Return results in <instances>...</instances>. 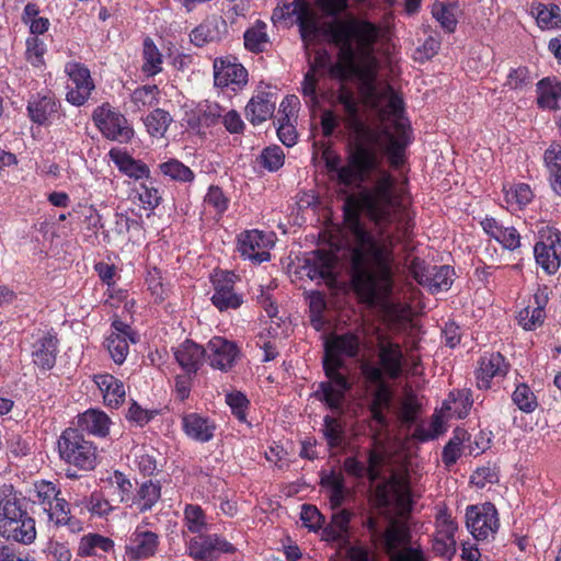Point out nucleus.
I'll return each instance as SVG.
<instances>
[{
  "label": "nucleus",
  "instance_id": "1",
  "mask_svg": "<svg viewBox=\"0 0 561 561\" xmlns=\"http://www.w3.org/2000/svg\"><path fill=\"white\" fill-rule=\"evenodd\" d=\"M325 33L339 47L340 62L356 79L363 105L377 121L376 126L366 125L353 92L339 90L335 102L343 112V124L358 144L344 164L339 156L325 151L327 172L345 187L360 186L375 173L371 186L360 192V207L376 225H392L405 216L404 207L394 193L393 178L379 168L378 158L369 147L383 150L390 163L399 167L411 142V129L402 98L388 81L378 79L375 45L381 28L368 20L350 16L329 23Z\"/></svg>",
  "mask_w": 561,
  "mask_h": 561
},
{
  "label": "nucleus",
  "instance_id": "2",
  "mask_svg": "<svg viewBox=\"0 0 561 561\" xmlns=\"http://www.w3.org/2000/svg\"><path fill=\"white\" fill-rule=\"evenodd\" d=\"M345 242L356 293L368 305L379 307L389 325L399 330L410 320V307L392 296L393 230L382 229L374 236L363 226L357 211L347 210Z\"/></svg>",
  "mask_w": 561,
  "mask_h": 561
},
{
  "label": "nucleus",
  "instance_id": "3",
  "mask_svg": "<svg viewBox=\"0 0 561 561\" xmlns=\"http://www.w3.org/2000/svg\"><path fill=\"white\" fill-rule=\"evenodd\" d=\"M376 503L381 514L389 523L380 534V542L390 556V561H425L420 548L405 547L409 530L402 520L412 507V495L409 480L405 476L393 474L377 485Z\"/></svg>",
  "mask_w": 561,
  "mask_h": 561
},
{
  "label": "nucleus",
  "instance_id": "4",
  "mask_svg": "<svg viewBox=\"0 0 561 561\" xmlns=\"http://www.w3.org/2000/svg\"><path fill=\"white\" fill-rule=\"evenodd\" d=\"M325 355L323 360L328 382H321L316 396L334 411L341 410L345 392L350 383L340 371L343 366L342 357H354L359 351V339L356 334L346 333L334 335L325 342Z\"/></svg>",
  "mask_w": 561,
  "mask_h": 561
},
{
  "label": "nucleus",
  "instance_id": "5",
  "mask_svg": "<svg viewBox=\"0 0 561 561\" xmlns=\"http://www.w3.org/2000/svg\"><path fill=\"white\" fill-rule=\"evenodd\" d=\"M0 535L25 545L36 538L35 520L22 508L13 488L8 484L0 485Z\"/></svg>",
  "mask_w": 561,
  "mask_h": 561
},
{
  "label": "nucleus",
  "instance_id": "6",
  "mask_svg": "<svg viewBox=\"0 0 561 561\" xmlns=\"http://www.w3.org/2000/svg\"><path fill=\"white\" fill-rule=\"evenodd\" d=\"M60 458L81 470H93L99 462L96 446L78 430L67 428L58 439Z\"/></svg>",
  "mask_w": 561,
  "mask_h": 561
},
{
  "label": "nucleus",
  "instance_id": "7",
  "mask_svg": "<svg viewBox=\"0 0 561 561\" xmlns=\"http://www.w3.org/2000/svg\"><path fill=\"white\" fill-rule=\"evenodd\" d=\"M273 19L280 21L291 19L299 26L301 38L305 43L318 41L323 34L318 18L306 0H295L277 8L273 12Z\"/></svg>",
  "mask_w": 561,
  "mask_h": 561
},
{
  "label": "nucleus",
  "instance_id": "8",
  "mask_svg": "<svg viewBox=\"0 0 561 561\" xmlns=\"http://www.w3.org/2000/svg\"><path fill=\"white\" fill-rule=\"evenodd\" d=\"M32 362L43 370H49L56 363L58 339L48 328H34L24 339Z\"/></svg>",
  "mask_w": 561,
  "mask_h": 561
},
{
  "label": "nucleus",
  "instance_id": "9",
  "mask_svg": "<svg viewBox=\"0 0 561 561\" xmlns=\"http://www.w3.org/2000/svg\"><path fill=\"white\" fill-rule=\"evenodd\" d=\"M466 526L477 540L493 539L500 527L495 506L488 502L469 505L466 508Z\"/></svg>",
  "mask_w": 561,
  "mask_h": 561
},
{
  "label": "nucleus",
  "instance_id": "10",
  "mask_svg": "<svg viewBox=\"0 0 561 561\" xmlns=\"http://www.w3.org/2000/svg\"><path fill=\"white\" fill-rule=\"evenodd\" d=\"M534 255L547 274L557 273L561 266V233L554 228H542L534 247Z\"/></svg>",
  "mask_w": 561,
  "mask_h": 561
},
{
  "label": "nucleus",
  "instance_id": "11",
  "mask_svg": "<svg viewBox=\"0 0 561 561\" xmlns=\"http://www.w3.org/2000/svg\"><path fill=\"white\" fill-rule=\"evenodd\" d=\"M274 244V233L257 229L245 230L238 237V250L241 256L256 264L270 261V251Z\"/></svg>",
  "mask_w": 561,
  "mask_h": 561
},
{
  "label": "nucleus",
  "instance_id": "12",
  "mask_svg": "<svg viewBox=\"0 0 561 561\" xmlns=\"http://www.w3.org/2000/svg\"><path fill=\"white\" fill-rule=\"evenodd\" d=\"M234 550L232 543L217 534H202L186 541V552L196 561H217L222 554L233 553Z\"/></svg>",
  "mask_w": 561,
  "mask_h": 561
},
{
  "label": "nucleus",
  "instance_id": "13",
  "mask_svg": "<svg viewBox=\"0 0 561 561\" xmlns=\"http://www.w3.org/2000/svg\"><path fill=\"white\" fill-rule=\"evenodd\" d=\"M214 84L216 88L239 92L248 84V70L233 57L214 60Z\"/></svg>",
  "mask_w": 561,
  "mask_h": 561
},
{
  "label": "nucleus",
  "instance_id": "14",
  "mask_svg": "<svg viewBox=\"0 0 561 561\" xmlns=\"http://www.w3.org/2000/svg\"><path fill=\"white\" fill-rule=\"evenodd\" d=\"M65 72L69 78L66 100L75 106H82L95 88L90 70L80 62L69 61L65 65Z\"/></svg>",
  "mask_w": 561,
  "mask_h": 561
},
{
  "label": "nucleus",
  "instance_id": "15",
  "mask_svg": "<svg viewBox=\"0 0 561 561\" xmlns=\"http://www.w3.org/2000/svg\"><path fill=\"white\" fill-rule=\"evenodd\" d=\"M362 373L366 381L374 387L371 414L379 424L383 425V410L389 407L391 400V391L389 385L383 378L382 370L378 368L375 364L363 363Z\"/></svg>",
  "mask_w": 561,
  "mask_h": 561
},
{
  "label": "nucleus",
  "instance_id": "16",
  "mask_svg": "<svg viewBox=\"0 0 561 561\" xmlns=\"http://www.w3.org/2000/svg\"><path fill=\"white\" fill-rule=\"evenodd\" d=\"M159 546V535L146 526L138 525L126 539L124 558L127 561L149 559L157 553Z\"/></svg>",
  "mask_w": 561,
  "mask_h": 561
},
{
  "label": "nucleus",
  "instance_id": "17",
  "mask_svg": "<svg viewBox=\"0 0 561 561\" xmlns=\"http://www.w3.org/2000/svg\"><path fill=\"white\" fill-rule=\"evenodd\" d=\"M93 121L100 131L108 139L126 141L133 136V129L127 125L124 115L107 103L94 111Z\"/></svg>",
  "mask_w": 561,
  "mask_h": 561
},
{
  "label": "nucleus",
  "instance_id": "18",
  "mask_svg": "<svg viewBox=\"0 0 561 561\" xmlns=\"http://www.w3.org/2000/svg\"><path fill=\"white\" fill-rule=\"evenodd\" d=\"M234 282L236 275L228 271L214 275L211 302L219 311L234 310L243 304V296L234 290Z\"/></svg>",
  "mask_w": 561,
  "mask_h": 561
},
{
  "label": "nucleus",
  "instance_id": "19",
  "mask_svg": "<svg viewBox=\"0 0 561 561\" xmlns=\"http://www.w3.org/2000/svg\"><path fill=\"white\" fill-rule=\"evenodd\" d=\"M204 350L205 359L208 360L213 368L221 371L230 370L240 353L234 342L222 336L211 337Z\"/></svg>",
  "mask_w": 561,
  "mask_h": 561
},
{
  "label": "nucleus",
  "instance_id": "20",
  "mask_svg": "<svg viewBox=\"0 0 561 561\" xmlns=\"http://www.w3.org/2000/svg\"><path fill=\"white\" fill-rule=\"evenodd\" d=\"M378 359L380 368L383 373V378L397 379L402 374L403 368V353L400 344L390 341L385 335H379L377 339Z\"/></svg>",
  "mask_w": 561,
  "mask_h": 561
},
{
  "label": "nucleus",
  "instance_id": "21",
  "mask_svg": "<svg viewBox=\"0 0 561 561\" xmlns=\"http://www.w3.org/2000/svg\"><path fill=\"white\" fill-rule=\"evenodd\" d=\"M137 337L131 328L119 321L115 320L112 323V332L106 337L107 351L115 364H123L129 352V343L135 344Z\"/></svg>",
  "mask_w": 561,
  "mask_h": 561
},
{
  "label": "nucleus",
  "instance_id": "22",
  "mask_svg": "<svg viewBox=\"0 0 561 561\" xmlns=\"http://www.w3.org/2000/svg\"><path fill=\"white\" fill-rule=\"evenodd\" d=\"M508 371V364L500 353L481 356L476 369L477 386L479 389H489L492 380H500Z\"/></svg>",
  "mask_w": 561,
  "mask_h": 561
},
{
  "label": "nucleus",
  "instance_id": "23",
  "mask_svg": "<svg viewBox=\"0 0 561 561\" xmlns=\"http://www.w3.org/2000/svg\"><path fill=\"white\" fill-rule=\"evenodd\" d=\"M172 351L175 362L187 375H195L205 360L204 347L192 340H185Z\"/></svg>",
  "mask_w": 561,
  "mask_h": 561
},
{
  "label": "nucleus",
  "instance_id": "24",
  "mask_svg": "<svg viewBox=\"0 0 561 561\" xmlns=\"http://www.w3.org/2000/svg\"><path fill=\"white\" fill-rule=\"evenodd\" d=\"M182 428L191 439L207 443L214 438L216 424L198 413H188L182 417Z\"/></svg>",
  "mask_w": 561,
  "mask_h": 561
},
{
  "label": "nucleus",
  "instance_id": "25",
  "mask_svg": "<svg viewBox=\"0 0 561 561\" xmlns=\"http://www.w3.org/2000/svg\"><path fill=\"white\" fill-rule=\"evenodd\" d=\"M108 156L124 175L135 181L148 180L150 178L148 165L140 160L134 159L126 151L113 148L110 150Z\"/></svg>",
  "mask_w": 561,
  "mask_h": 561
},
{
  "label": "nucleus",
  "instance_id": "26",
  "mask_svg": "<svg viewBox=\"0 0 561 561\" xmlns=\"http://www.w3.org/2000/svg\"><path fill=\"white\" fill-rule=\"evenodd\" d=\"M337 255L318 251L308 260L307 275L310 279H321L328 284L334 282V270Z\"/></svg>",
  "mask_w": 561,
  "mask_h": 561
},
{
  "label": "nucleus",
  "instance_id": "27",
  "mask_svg": "<svg viewBox=\"0 0 561 561\" xmlns=\"http://www.w3.org/2000/svg\"><path fill=\"white\" fill-rule=\"evenodd\" d=\"M93 379L107 407L118 408L124 402L126 392L119 379L110 374H99Z\"/></svg>",
  "mask_w": 561,
  "mask_h": 561
},
{
  "label": "nucleus",
  "instance_id": "28",
  "mask_svg": "<svg viewBox=\"0 0 561 561\" xmlns=\"http://www.w3.org/2000/svg\"><path fill=\"white\" fill-rule=\"evenodd\" d=\"M381 462L382 456L379 453L371 450L368 454L367 465L357 460L355 457H347L344 460L343 467L347 473L357 478L367 476L368 479L374 482L380 476L379 467L381 466Z\"/></svg>",
  "mask_w": 561,
  "mask_h": 561
},
{
  "label": "nucleus",
  "instance_id": "29",
  "mask_svg": "<svg viewBox=\"0 0 561 561\" xmlns=\"http://www.w3.org/2000/svg\"><path fill=\"white\" fill-rule=\"evenodd\" d=\"M275 110V98L272 93L260 92L252 96L245 107V116L257 125L268 119Z\"/></svg>",
  "mask_w": 561,
  "mask_h": 561
},
{
  "label": "nucleus",
  "instance_id": "30",
  "mask_svg": "<svg viewBox=\"0 0 561 561\" xmlns=\"http://www.w3.org/2000/svg\"><path fill=\"white\" fill-rule=\"evenodd\" d=\"M482 228L486 234L496 240L507 250H515L520 245V234L514 227H504L494 218H485Z\"/></svg>",
  "mask_w": 561,
  "mask_h": 561
},
{
  "label": "nucleus",
  "instance_id": "31",
  "mask_svg": "<svg viewBox=\"0 0 561 561\" xmlns=\"http://www.w3.org/2000/svg\"><path fill=\"white\" fill-rule=\"evenodd\" d=\"M537 104L542 110H557L561 100V82L557 78L547 77L536 85Z\"/></svg>",
  "mask_w": 561,
  "mask_h": 561
},
{
  "label": "nucleus",
  "instance_id": "32",
  "mask_svg": "<svg viewBox=\"0 0 561 561\" xmlns=\"http://www.w3.org/2000/svg\"><path fill=\"white\" fill-rule=\"evenodd\" d=\"M31 119L37 124H45L58 111V103L50 92L33 98L27 105Z\"/></svg>",
  "mask_w": 561,
  "mask_h": 561
},
{
  "label": "nucleus",
  "instance_id": "33",
  "mask_svg": "<svg viewBox=\"0 0 561 561\" xmlns=\"http://www.w3.org/2000/svg\"><path fill=\"white\" fill-rule=\"evenodd\" d=\"M111 421L100 410L90 409L79 416V427L94 436L104 437L108 434Z\"/></svg>",
  "mask_w": 561,
  "mask_h": 561
},
{
  "label": "nucleus",
  "instance_id": "34",
  "mask_svg": "<svg viewBox=\"0 0 561 561\" xmlns=\"http://www.w3.org/2000/svg\"><path fill=\"white\" fill-rule=\"evenodd\" d=\"M454 271L448 265L433 266L426 271V275H417L420 284L430 287L432 291L447 290L453 284Z\"/></svg>",
  "mask_w": 561,
  "mask_h": 561
},
{
  "label": "nucleus",
  "instance_id": "35",
  "mask_svg": "<svg viewBox=\"0 0 561 561\" xmlns=\"http://www.w3.org/2000/svg\"><path fill=\"white\" fill-rule=\"evenodd\" d=\"M461 10L456 2L436 1L432 5V15L447 33H454Z\"/></svg>",
  "mask_w": 561,
  "mask_h": 561
},
{
  "label": "nucleus",
  "instance_id": "36",
  "mask_svg": "<svg viewBox=\"0 0 561 561\" xmlns=\"http://www.w3.org/2000/svg\"><path fill=\"white\" fill-rule=\"evenodd\" d=\"M107 481L111 502L125 503L130 506L134 496L130 480L124 473L114 471Z\"/></svg>",
  "mask_w": 561,
  "mask_h": 561
},
{
  "label": "nucleus",
  "instance_id": "37",
  "mask_svg": "<svg viewBox=\"0 0 561 561\" xmlns=\"http://www.w3.org/2000/svg\"><path fill=\"white\" fill-rule=\"evenodd\" d=\"M504 198L507 208L511 210H519L527 206L534 198V193L528 184L516 183L504 186Z\"/></svg>",
  "mask_w": 561,
  "mask_h": 561
},
{
  "label": "nucleus",
  "instance_id": "38",
  "mask_svg": "<svg viewBox=\"0 0 561 561\" xmlns=\"http://www.w3.org/2000/svg\"><path fill=\"white\" fill-rule=\"evenodd\" d=\"M266 30V23L257 20L244 32V47L252 53L264 51L270 44V37Z\"/></svg>",
  "mask_w": 561,
  "mask_h": 561
},
{
  "label": "nucleus",
  "instance_id": "39",
  "mask_svg": "<svg viewBox=\"0 0 561 561\" xmlns=\"http://www.w3.org/2000/svg\"><path fill=\"white\" fill-rule=\"evenodd\" d=\"M352 516V512L344 508L334 512L330 525L323 530L324 538L327 540H344L348 533Z\"/></svg>",
  "mask_w": 561,
  "mask_h": 561
},
{
  "label": "nucleus",
  "instance_id": "40",
  "mask_svg": "<svg viewBox=\"0 0 561 561\" xmlns=\"http://www.w3.org/2000/svg\"><path fill=\"white\" fill-rule=\"evenodd\" d=\"M183 524L187 531L202 535L209 528V523L204 510L197 504H185L183 511Z\"/></svg>",
  "mask_w": 561,
  "mask_h": 561
},
{
  "label": "nucleus",
  "instance_id": "41",
  "mask_svg": "<svg viewBox=\"0 0 561 561\" xmlns=\"http://www.w3.org/2000/svg\"><path fill=\"white\" fill-rule=\"evenodd\" d=\"M114 548V541L99 534L84 535L79 543L80 556H96L99 551L108 552Z\"/></svg>",
  "mask_w": 561,
  "mask_h": 561
},
{
  "label": "nucleus",
  "instance_id": "42",
  "mask_svg": "<svg viewBox=\"0 0 561 561\" xmlns=\"http://www.w3.org/2000/svg\"><path fill=\"white\" fill-rule=\"evenodd\" d=\"M160 486L152 481L141 484L136 495L133 496L130 507L135 506L140 512L150 510L160 499Z\"/></svg>",
  "mask_w": 561,
  "mask_h": 561
},
{
  "label": "nucleus",
  "instance_id": "43",
  "mask_svg": "<svg viewBox=\"0 0 561 561\" xmlns=\"http://www.w3.org/2000/svg\"><path fill=\"white\" fill-rule=\"evenodd\" d=\"M142 57V71L147 76L152 77L162 71V55L151 38L144 41Z\"/></svg>",
  "mask_w": 561,
  "mask_h": 561
},
{
  "label": "nucleus",
  "instance_id": "44",
  "mask_svg": "<svg viewBox=\"0 0 561 561\" xmlns=\"http://www.w3.org/2000/svg\"><path fill=\"white\" fill-rule=\"evenodd\" d=\"M537 24L541 28H557L561 26V9L557 4H538L533 9Z\"/></svg>",
  "mask_w": 561,
  "mask_h": 561
},
{
  "label": "nucleus",
  "instance_id": "45",
  "mask_svg": "<svg viewBox=\"0 0 561 561\" xmlns=\"http://www.w3.org/2000/svg\"><path fill=\"white\" fill-rule=\"evenodd\" d=\"M45 512L48 515V520L53 522L56 526L70 525L71 530H80L78 523L71 520L69 504L65 499L58 497L51 504V510H46Z\"/></svg>",
  "mask_w": 561,
  "mask_h": 561
},
{
  "label": "nucleus",
  "instance_id": "46",
  "mask_svg": "<svg viewBox=\"0 0 561 561\" xmlns=\"http://www.w3.org/2000/svg\"><path fill=\"white\" fill-rule=\"evenodd\" d=\"M172 122L171 115L162 110L156 108L145 118L147 131L153 137H163Z\"/></svg>",
  "mask_w": 561,
  "mask_h": 561
},
{
  "label": "nucleus",
  "instance_id": "47",
  "mask_svg": "<svg viewBox=\"0 0 561 561\" xmlns=\"http://www.w3.org/2000/svg\"><path fill=\"white\" fill-rule=\"evenodd\" d=\"M59 490L49 481H39L34 484L33 502L39 504L43 511L51 510V504L59 497Z\"/></svg>",
  "mask_w": 561,
  "mask_h": 561
},
{
  "label": "nucleus",
  "instance_id": "48",
  "mask_svg": "<svg viewBox=\"0 0 561 561\" xmlns=\"http://www.w3.org/2000/svg\"><path fill=\"white\" fill-rule=\"evenodd\" d=\"M229 199L218 186H209L204 197V208L215 216H221L228 208Z\"/></svg>",
  "mask_w": 561,
  "mask_h": 561
},
{
  "label": "nucleus",
  "instance_id": "49",
  "mask_svg": "<svg viewBox=\"0 0 561 561\" xmlns=\"http://www.w3.org/2000/svg\"><path fill=\"white\" fill-rule=\"evenodd\" d=\"M159 169L163 175L174 181L192 182L194 180L193 171L176 159L159 164Z\"/></svg>",
  "mask_w": 561,
  "mask_h": 561
},
{
  "label": "nucleus",
  "instance_id": "50",
  "mask_svg": "<svg viewBox=\"0 0 561 561\" xmlns=\"http://www.w3.org/2000/svg\"><path fill=\"white\" fill-rule=\"evenodd\" d=\"M512 400L517 408L525 413L534 412L538 405L535 393L526 383H519L516 386L512 394Z\"/></svg>",
  "mask_w": 561,
  "mask_h": 561
},
{
  "label": "nucleus",
  "instance_id": "51",
  "mask_svg": "<svg viewBox=\"0 0 561 561\" xmlns=\"http://www.w3.org/2000/svg\"><path fill=\"white\" fill-rule=\"evenodd\" d=\"M25 45L26 60L36 68L43 67L45 65L44 56L47 51V46L44 41L37 36H28Z\"/></svg>",
  "mask_w": 561,
  "mask_h": 561
},
{
  "label": "nucleus",
  "instance_id": "52",
  "mask_svg": "<svg viewBox=\"0 0 561 561\" xmlns=\"http://www.w3.org/2000/svg\"><path fill=\"white\" fill-rule=\"evenodd\" d=\"M159 93L157 85H142L133 92L131 103L137 110L153 106L158 104Z\"/></svg>",
  "mask_w": 561,
  "mask_h": 561
},
{
  "label": "nucleus",
  "instance_id": "53",
  "mask_svg": "<svg viewBox=\"0 0 561 561\" xmlns=\"http://www.w3.org/2000/svg\"><path fill=\"white\" fill-rule=\"evenodd\" d=\"M446 425L442 415L434 414L427 425H421L415 430L414 436L421 442L437 438L445 433Z\"/></svg>",
  "mask_w": 561,
  "mask_h": 561
},
{
  "label": "nucleus",
  "instance_id": "54",
  "mask_svg": "<svg viewBox=\"0 0 561 561\" xmlns=\"http://www.w3.org/2000/svg\"><path fill=\"white\" fill-rule=\"evenodd\" d=\"M458 530L457 522L445 507L439 508L435 517V534L444 538L456 539Z\"/></svg>",
  "mask_w": 561,
  "mask_h": 561
},
{
  "label": "nucleus",
  "instance_id": "55",
  "mask_svg": "<svg viewBox=\"0 0 561 561\" xmlns=\"http://www.w3.org/2000/svg\"><path fill=\"white\" fill-rule=\"evenodd\" d=\"M285 153L279 146L266 147L260 154V163L270 172H275L283 167Z\"/></svg>",
  "mask_w": 561,
  "mask_h": 561
},
{
  "label": "nucleus",
  "instance_id": "56",
  "mask_svg": "<svg viewBox=\"0 0 561 561\" xmlns=\"http://www.w3.org/2000/svg\"><path fill=\"white\" fill-rule=\"evenodd\" d=\"M309 308L311 313V323L314 329L320 330L324 324L323 312L327 308L324 296L321 293L313 291L309 295Z\"/></svg>",
  "mask_w": 561,
  "mask_h": 561
},
{
  "label": "nucleus",
  "instance_id": "57",
  "mask_svg": "<svg viewBox=\"0 0 561 561\" xmlns=\"http://www.w3.org/2000/svg\"><path fill=\"white\" fill-rule=\"evenodd\" d=\"M545 318V310L542 307L537 306L534 308L526 307L518 313V323L525 330H535L542 324Z\"/></svg>",
  "mask_w": 561,
  "mask_h": 561
},
{
  "label": "nucleus",
  "instance_id": "58",
  "mask_svg": "<svg viewBox=\"0 0 561 561\" xmlns=\"http://www.w3.org/2000/svg\"><path fill=\"white\" fill-rule=\"evenodd\" d=\"M445 405L449 415L463 419L468 415L471 409L472 400L468 392L462 391L457 393V397L454 398L453 402H447Z\"/></svg>",
  "mask_w": 561,
  "mask_h": 561
},
{
  "label": "nucleus",
  "instance_id": "59",
  "mask_svg": "<svg viewBox=\"0 0 561 561\" xmlns=\"http://www.w3.org/2000/svg\"><path fill=\"white\" fill-rule=\"evenodd\" d=\"M323 435L331 447H336L342 443L343 428L339 420L327 415L323 420Z\"/></svg>",
  "mask_w": 561,
  "mask_h": 561
},
{
  "label": "nucleus",
  "instance_id": "60",
  "mask_svg": "<svg viewBox=\"0 0 561 561\" xmlns=\"http://www.w3.org/2000/svg\"><path fill=\"white\" fill-rule=\"evenodd\" d=\"M300 519L302 525L311 531L319 530L324 522L320 511L316 506L309 504H304L301 506Z\"/></svg>",
  "mask_w": 561,
  "mask_h": 561
},
{
  "label": "nucleus",
  "instance_id": "61",
  "mask_svg": "<svg viewBox=\"0 0 561 561\" xmlns=\"http://www.w3.org/2000/svg\"><path fill=\"white\" fill-rule=\"evenodd\" d=\"M226 402L230 407L232 414L240 422L247 421V409L249 405V400L242 392L234 391V392L228 393L226 396Z\"/></svg>",
  "mask_w": 561,
  "mask_h": 561
},
{
  "label": "nucleus",
  "instance_id": "62",
  "mask_svg": "<svg viewBox=\"0 0 561 561\" xmlns=\"http://www.w3.org/2000/svg\"><path fill=\"white\" fill-rule=\"evenodd\" d=\"M531 75L527 67L512 69L506 79V85L514 90H522L531 83Z\"/></svg>",
  "mask_w": 561,
  "mask_h": 561
},
{
  "label": "nucleus",
  "instance_id": "63",
  "mask_svg": "<svg viewBox=\"0 0 561 561\" xmlns=\"http://www.w3.org/2000/svg\"><path fill=\"white\" fill-rule=\"evenodd\" d=\"M216 28L211 23H202L191 32L190 38L195 46L202 47L205 44L213 42L216 38Z\"/></svg>",
  "mask_w": 561,
  "mask_h": 561
},
{
  "label": "nucleus",
  "instance_id": "64",
  "mask_svg": "<svg viewBox=\"0 0 561 561\" xmlns=\"http://www.w3.org/2000/svg\"><path fill=\"white\" fill-rule=\"evenodd\" d=\"M138 198L145 209H154L161 199L158 188L151 184L141 183L138 191Z\"/></svg>",
  "mask_w": 561,
  "mask_h": 561
}]
</instances>
